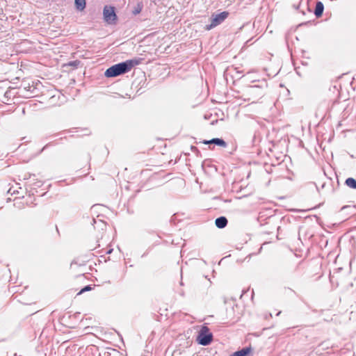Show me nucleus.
Masks as SVG:
<instances>
[{
  "label": "nucleus",
  "mask_w": 356,
  "mask_h": 356,
  "mask_svg": "<svg viewBox=\"0 0 356 356\" xmlns=\"http://www.w3.org/2000/svg\"><path fill=\"white\" fill-rule=\"evenodd\" d=\"M104 21L108 24H116L118 17L113 6H105L103 10Z\"/></svg>",
  "instance_id": "obj_3"
},
{
  "label": "nucleus",
  "mask_w": 356,
  "mask_h": 356,
  "mask_svg": "<svg viewBox=\"0 0 356 356\" xmlns=\"http://www.w3.org/2000/svg\"><path fill=\"white\" fill-rule=\"evenodd\" d=\"M90 289V286H86L83 289H81L80 293H83L84 291H89Z\"/></svg>",
  "instance_id": "obj_13"
},
{
  "label": "nucleus",
  "mask_w": 356,
  "mask_h": 356,
  "mask_svg": "<svg viewBox=\"0 0 356 356\" xmlns=\"http://www.w3.org/2000/svg\"><path fill=\"white\" fill-rule=\"evenodd\" d=\"M203 143L206 144V145L214 144L218 146L224 147H225L227 146L226 142L223 139L218 138H213L209 140H204Z\"/></svg>",
  "instance_id": "obj_5"
},
{
  "label": "nucleus",
  "mask_w": 356,
  "mask_h": 356,
  "mask_svg": "<svg viewBox=\"0 0 356 356\" xmlns=\"http://www.w3.org/2000/svg\"><path fill=\"white\" fill-rule=\"evenodd\" d=\"M80 64V61L79 60H74V61H71L68 63V65L70 66H73L74 67H76L79 65Z\"/></svg>",
  "instance_id": "obj_12"
},
{
  "label": "nucleus",
  "mask_w": 356,
  "mask_h": 356,
  "mask_svg": "<svg viewBox=\"0 0 356 356\" xmlns=\"http://www.w3.org/2000/svg\"><path fill=\"white\" fill-rule=\"evenodd\" d=\"M345 184L350 188L356 189V180L354 178L348 177L346 179Z\"/></svg>",
  "instance_id": "obj_9"
},
{
  "label": "nucleus",
  "mask_w": 356,
  "mask_h": 356,
  "mask_svg": "<svg viewBox=\"0 0 356 356\" xmlns=\"http://www.w3.org/2000/svg\"><path fill=\"white\" fill-rule=\"evenodd\" d=\"M229 15V13L223 11L219 14L211 16V24L207 26V30H210L220 24Z\"/></svg>",
  "instance_id": "obj_4"
},
{
  "label": "nucleus",
  "mask_w": 356,
  "mask_h": 356,
  "mask_svg": "<svg viewBox=\"0 0 356 356\" xmlns=\"http://www.w3.org/2000/svg\"><path fill=\"white\" fill-rule=\"evenodd\" d=\"M251 88H252V90H256L257 88V86H252Z\"/></svg>",
  "instance_id": "obj_16"
},
{
  "label": "nucleus",
  "mask_w": 356,
  "mask_h": 356,
  "mask_svg": "<svg viewBox=\"0 0 356 356\" xmlns=\"http://www.w3.org/2000/svg\"><path fill=\"white\" fill-rule=\"evenodd\" d=\"M140 60V58H134L115 64L108 67L106 70L104 75L106 77L110 78L124 74L129 72L134 66L139 65Z\"/></svg>",
  "instance_id": "obj_1"
},
{
  "label": "nucleus",
  "mask_w": 356,
  "mask_h": 356,
  "mask_svg": "<svg viewBox=\"0 0 356 356\" xmlns=\"http://www.w3.org/2000/svg\"><path fill=\"white\" fill-rule=\"evenodd\" d=\"M252 350L251 347H245L240 350L234 352L229 356H247Z\"/></svg>",
  "instance_id": "obj_8"
},
{
  "label": "nucleus",
  "mask_w": 356,
  "mask_h": 356,
  "mask_svg": "<svg viewBox=\"0 0 356 356\" xmlns=\"http://www.w3.org/2000/svg\"><path fill=\"white\" fill-rule=\"evenodd\" d=\"M227 219L224 216L218 217L215 220L216 226L220 229L225 227L227 225Z\"/></svg>",
  "instance_id": "obj_6"
},
{
  "label": "nucleus",
  "mask_w": 356,
  "mask_h": 356,
  "mask_svg": "<svg viewBox=\"0 0 356 356\" xmlns=\"http://www.w3.org/2000/svg\"><path fill=\"white\" fill-rule=\"evenodd\" d=\"M212 339L213 334L210 332L209 327L207 326L202 327L197 337L198 343L202 346H208L211 343Z\"/></svg>",
  "instance_id": "obj_2"
},
{
  "label": "nucleus",
  "mask_w": 356,
  "mask_h": 356,
  "mask_svg": "<svg viewBox=\"0 0 356 356\" xmlns=\"http://www.w3.org/2000/svg\"><path fill=\"white\" fill-rule=\"evenodd\" d=\"M75 6L77 10H83L86 8V0H75Z\"/></svg>",
  "instance_id": "obj_10"
},
{
  "label": "nucleus",
  "mask_w": 356,
  "mask_h": 356,
  "mask_svg": "<svg viewBox=\"0 0 356 356\" xmlns=\"http://www.w3.org/2000/svg\"><path fill=\"white\" fill-rule=\"evenodd\" d=\"M281 313V312H279L277 314V316L280 315Z\"/></svg>",
  "instance_id": "obj_17"
},
{
  "label": "nucleus",
  "mask_w": 356,
  "mask_h": 356,
  "mask_svg": "<svg viewBox=\"0 0 356 356\" xmlns=\"http://www.w3.org/2000/svg\"><path fill=\"white\" fill-rule=\"evenodd\" d=\"M349 207H348V206H344V207H342L341 209L343 210V209H346L349 208Z\"/></svg>",
  "instance_id": "obj_15"
},
{
  "label": "nucleus",
  "mask_w": 356,
  "mask_h": 356,
  "mask_svg": "<svg viewBox=\"0 0 356 356\" xmlns=\"http://www.w3.org/2000/svg\"><path fill=\"white\" fill-rule=\"evenodd\" d=\"M5 97H8L10 98V96H11V91L10 90H7L6 92H5Z\"/></svg>",
  "instance_id": "obj_14"
},
{
  "label": "nucleus",
  "mask_w": 356,
  "mask_h": 356,
  "mask_svg": "<svg viewBox=\"0 0 356 356\" xmlns=\"http://www.w3.org/2000/svg\"><path fill=\"white\" fill-rule=\"evenodd\" d=\"M143 9V4L142 3H138L136 6L134 7V10H132V13L134 15H136L139 14Z\"/></svg>",
  "instance_id": "obj_11"
},
{
  "label": "nucleus",
  "mask_w": 356,
  "mask_h": 356,
  "mask_svg": "<svg viewBox=\"0 0 356 356\" xmlns=\"http://www.w3.org/2000/svg\"><path fill=\"white\" fill-rule=\"evenodd\" d=\"M324 10L323 3L321 1H318L316 3L315 9H314V15L316 17H320L322 16Z\"/></svg>",
  "instance_id": "obj_7"
}]
</instances>
